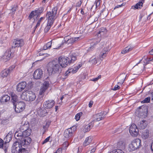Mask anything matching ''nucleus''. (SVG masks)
<instances>
[{"instance_id":"1","label":"nucleus","mask_w":153,"mask_h":153,"mask_svg":"<svg viewBox=\"0 0 153 153\" xmlns=\"http://www.w3.org/2000/svg\"><path fill=\"white\" fill-rule=\"evenodd\" d=\"M31 142L30 138L23 139V140H21L20 142L16 141V143H14V146L12 148V153H29L26 148Z\"/></svg>"},{"instance_id":"2","label":"nucleus","mask_w":153,"mask_h":153,"mask_svg":"<svg viewBox=\"0 0 153 153\" xmlns=\"http://www.w3.org/2000/svg\"><path fill=\"white\" fill-rule=\"evenodd\" d=\"M108 52V48H104L102 51L100 53L99 57H96V56H94L90 58L89 61V62L93 65H95L97 63H100L101 61L106 56Z\"/></svg>"},{"instance_id":"3","label":"nucleus","mask_w":153,"mask_h":153,"mask_svg":"<svg viewBox=\"0 0 153 153\" xmlns=\"http://www.w3.org/2000/svg\"><path fill=\"white\" fill-rule=\"evenodd\" d=\"M48 71L52 74H59L61 71V67L57 61H53L49 63Z\"/></svg>"},{"instance_id":"4","label":"nucleus","mask_w":153,"mask_h":153,"mask_svg":"<svg viewBox=\"0 0 153 153\" xmlns=\"http://www.w3.org/2000/svg\"><path fill=\"white\" fill-rule=\"evenodd\" d=\"M31 132V130L30 129H27L23 131H18L16 132L14 134V137L15 138L18 140V142H20L21 140H23V139H26L27 138H30L27 137L26 138L25 137H27L30 135Z\"/></svg>"},{"instance_id":"5","label":"nucleus","mask_w":153,"mask_h":153,"mask_svg":"<svg viewBox=\"0 0 153 153\" xmlns=\"http://www.w3.org/2000/svg\"><path fill=\"white\" fill-rule=\"evenodd\" d=\"M57 7H55L53 8L52 10V12H48L46 15V17L48 19V22L49 23V25L53 24L56 18L55 16L57 12Z\"/></svg>"},{"instance_id":"6","label":"nucleus","mask_w":153,"mask_h":153,"mask_svg":"<svg viewBox=\"0 0 153 153\" xmlns=\"http://www.w3.org/2000/svg\"><path fill=\"white\" fill-rule=\"evenodd\" d=\"M141 142V140L138 138L133 140L129 145V147L131 150L134 151L141 147L142 146Z\"/></svg>"},{"instance_id":"7","label":"nucleus","mask_w":153,"mask_h":153,"mask_svg":"<svg viewBox=\"0 0 153 153\" xmlns=\"http://www.w3.org/2000/svg\"><path fill=\"white\" fill-rule=\"evenodd\" d=\"M59 65L62 68L66 67L69 64V59L63 56H60L57 61Z\"/></svg>"},{"instance_id":"8","label":"nucleus","mask_w":153,"mask_h":153,"mask_svg":"<svg viewBox=\"0 0 153 153\" xmlns=\"http://www.w3.org/2000/svg\"><path fill=\"white\" fill-rule=\"evenodd\" d=\"M15 111L17 113H19L23 111L25 109V104L23 102H19L14 105Z\"/></svg>"},{"instance_id":"9","label":"nucleus","mask_w":153,"mask_h":153,"mask_svg":"<svg viewBox=\"0 0 153 153\" xmlns=\"http://www.w3.org/2000/svg\"><path fill=\"white\" fill-rule=\"evenodd\" d=\"M25 44V42L23 39H15L13 41L12 48H21L24 46Z\"/></svg>"},{"instance_id":"10","label":"nucleus","mask_w":153,"mask_h":153,"mask_svg":"<svg viewBox=\"0 0 153 153\" xmlns=\"http://www.w3.org/2000/svg\"><path fill=\"white\" fill-rule=\"evenodd\" d=\"M129 131L133 136H137L138 134V130L134 124H132L129 128Z\"/></svg>"},{"instance_id":"11","label":"nucleus","mask_w":153,"mask_h":153,"mask_svg":"<svg viewBox=\"0 0 153 153\" xmlns=\"http://www.w3.org/2000/svg\"><path fill=\"white\" fill-rule=\"evenodd\" d=\"M49 81L45 80L43 83L42 85V86L40 89L39 94L40 95H42L46 91V90L48 89L49 86Z\"/></svg>"},{"instance_id":"12","label":"nucleus","mask_w":153,"mask_h":153,"mask_svg":"<svg viewBox=\"0 0 153 153\" xmlns=\"http://www.w3.org/2000/svg\"><path fill=\"white\" fill-rule=\"evenodd\" d=\"M55 103V102L53 100H48L44 102V107L47 109L51 108L54 105Z\"/></svg>"},{"instance_id":"13","label":"nucleus","mask_w":153,"mask_h":153,"mask_svg":"<svg viewBox=\"0 0 153 153\" xmlns=\"http://www.w3.org/2000/svg\"><path fill=\"white\" fill-rule=\"evenodd\" d=\"M43 75V71L41 69H38L34 72L33 74L34 78L36 79H40Z\"/></svg>"},{"instance_id":"14","label":"nucleus","mask_w":153,"mask_h":153,"mask_svg":"<svg viewBox=\"0 0 153 153\" xmlns=\"http://www.w3.org/2000/svg\"><path fill=\"white\" fill-rule=\"evenodd\" d=\"M14 66H12L9 67L7 69H5L2 71L1 72V76L3 77H5L7 76V75L9 74L11 71H12L13 69L14 68Z\"/></svg>"},{"instance_id":"15","label":"nucleus","mask_w":153,"mask_h":153,"mask_svg":"<svg viewBox=\"0 0 153 153\" xmlns=\"http://www.w3.org/2000/svg\"><path fill=\"white\" fill-rule=\"evenodd\" d=\"M106 114V112H101L97 114L94 116L95 119L93 120L94 121H98L102 120L104 117L105 115Z\"/></svg>"},{"instance_id":"16","label":"nucleus","mask_w":153,"mask_h":153,"mask_svg":"<svg viewBox=\"0 0 153 153\" xmlns=\"http://www.w3.org/2000/svg\"><path fill=\"white\" fill-rule=\"evenodd\" d=\"M73 131L71 127L65 130L64 134V137L67 139L71 138L72 136Z\"/></svg>"},{"instance_id":"17","label":"nucleus","mask_w":153,"mask_h":153,"mask_svg":"<svg viewBox=\"0 0 153 153\" xmlns=\"http://www.w3.org/2000/svg\"><path fill=\"white\" fill-rule=\"evenodd\" d=\"M11 49H8L5 52L4 55L2 56V58L5 61H7L10 59L11 55Z\"/></svg>"},{"instance_id":"18","label":"nucleus","mask_w":153,"mask_h":153,"mask_svg":"<svg viewBox=\"0 0 153 153\" xmlns=\"http://www.w3.org/2000/svg\"><path fill=\"white\" fill-rule=\"evenodd\" d=\"M26 85V83L25 82H22L19 83L17 86V91L19 92L22 91L25 88Z\"/></svg>"},{"instance_id":"19","label":"nucleus","mask_w":153,"mask_h":153,"mask_svg":"<svg viewBox=\"0 0 153 153\" xmlns=\"http://www.w3.org/2000/svg\"><path fill=\"white\" fill-rule=\"evenodd\" d=\"M29 124L28 122L27 121L25 122L24 123H22V125L19 128V130L18 131H23L27 129H29L30 128H29Z\"/></svg>"},{"instance_id":"20","label":"nucleus","mask_w":153,"mask_h":153,"mask_svg":"<svg viewBox=\"0 0 153 153\" xmlns=\"http://www.w3.org/2000/svg\"><path fill=\"white\" fill-rule=\"evenodd\" d=\"M107 30L105 28H101L98 33L97 36L98 37H103L106 34Z\"/></svg>"},{"instance_id":"21","label":"nucleus","mask_w":153,"mask_h":153,"mask_svg":"<svg viewBox=\"0 0 153 153\" xmlns=\"http://www.w3.org/2000/svg\"><path fill=\"white\" fill-rule=\"evenodd\" d=\"M126 76L125 74H121L118 77H117V79L119 81L118 82V84H123L125 79L126 78Z\"/></svg>"},{"instance_id":"22","label":"nucleus","mask_w":153,"mask_h":153,"mask_svg":"<svg viewBox=\"0 0 153 153\" xmlns=\"http://www.w3.org/2000/svg\"><path fill=\"white\" fill-rule=\"evenodd\" d=\"M144 0H140L139 2L136 4L134 6H132V8L134 9L141 8L143 6V5Z\"/></svg>"},{"instance_id":"23","label":"nucleus","mask_w":153,"mask_h":153,"mask_svg":"<svg viewBox=\"0 0 153 153\" xmlns=\"http://www.w3.org/2000/svg\"><path fill=\"white\" fill-rule=\"evenodd\" d=\"M148 125L147 122L145 120H143L139 123L138 126L141 129L145 128Z\"/></svg>"},{"instance_id":"24","label":"nucleus","mask_w":153,"mask_h":153,"mask_svg":"<svg viewBox=\"0 0 153 153\" xmlns=\"http://www.w3.org/2000/svg\"><path fill=\"white\" fill-rule=\"evenodd\" d=\"M149 136V131L148 130L146 129L144 130L142 134V137L143 139H148Z\"/></svg>"},{"instance_id":"25","label":"nucleus","mask_w":153,"mask_h":153,"mask_svg":"<svg viewBox=\"0 0 153 153\" xmlns=\"http://www.w3.org/2000/svg\"><path fill=\"white\" fill-rule=\"evenodd\" d=\"M11 102L13 105L16 104L18 101V97L15 94L12 93L11 94Z\"/></svg>"},{"instance_id":"26","label":"nucleus","mask_w":153,"mask_h":153,"mask_svg":"<svg viewBox=\"0 0 153 153\" xmlns=\"http://www.w3.org/2000/svg\"><path fill=\"white\" fill-rule=\"evenodd\" d=\"M92 140L91 137H86L83 143V146L84 147H86L91 142Z\"/></svg>"},{"instance_id":"27","label":"nucleus","mask_w":153,"mask_h":153,"mask_svg":"<svg viewBox=\"0 0 153 153\" xmlns=\"http://www.w3.org/2000/svg\"><path fill=\"white\" fill-rule=\"evenodd\" d=\"M94 123L93 122L90 123L88 125H86L84 127L83 129L84 132H86L89 131L91 128L93 126Z\"/></svg>"},{"instance_id":"28","label":"nucleus","mask_w":153,"mask_h":153,"mask_svg":"<svg viewBox=\"0 0 153 153\" xmlns=\"http://www.w3.org/2000/svg\"><path fill=\"white\" fill-rule=\"evenodd\" d=\"M29 98H28V101H33L36 98V96L35 94L32 91H29V95H28Z\"/></svg>"},{"instance_id":"29","label":"nucleus","mask_w":153,"mask_h":153,"mask_svg":"<svg viewBox=\"0 0 153 153\" xmlns=\"http://www.w3.org/2000/svg\"><path fill=\"white\" fill-rule=\"evenodd\" d=\"M10 97L8 95L3 96L1 99L0 101L2 103L7 102L10 100Z\"/></svg>"},{"instance_id":"30","label":"nucleus","mask_w":153,"mask_h":153,"mask_svg":"<svg viewBox=\"0 0 153 153\" xmlns=\"http://www.w3.org/2000/svg\"><path fill=\"white\" fill-rule=\"evenodd\" d=\"M44 10V8L42 7L39 8L37 10H35V15L38 16L40 15L42 12Z\"/></svg>"},{"instance_id":"31","label":"nucleus","mask_w":153,"mask_h":153,"mask_svg":"<svg viewBox=\"0 0 153 153\" xmlns=\"http://www.w3.org/2000/svg\"><path fill=\"white\" fill-rule=\"evenodd\" d=\"M51 42L52 41L48 42L43 47V49L45 50L50 48L52 45Z\"/></svg>"},{"instance_id":"32","label":"nucleus","mask_w":153,"mask_h":153,"mask_svg":"<svg viewBox=\"0 0 153 153\" xmlns=\"http://www.w3.org/2000/svg\"><path fill=\"white\" fill-rule=\"evenodd\" d=\"M79 37H78L75 38H71L69 39H68L66 41V43H68V44H72L74 43V42H75L76 40V39H79Z\"/></svg>"},{"instance_id":"33","label":"nucleus","mask_w":153,"mask_h":153,"mask_svg":"<svg viewBox=\"0 0 153 153\" xmlns=\"http://www.w3.org/2000/svg\"><path fill=\"white\" fill-rule=\"evenodd\" d=\"M11 140V136L8 134L4 137V140H6L5 143H8Z\"/></svg>"},{"instance_id":"34","label":"nucleus","mask_w":153,"mask_h":153,"mask_svg":"<svg viewBox=\"0 0 153 153\" xmlns=\"http://www.w3.org/2000/svg\"><path fill=\"white\" fill-rule=\"evenodd\" d=\"M27 92L26 91L23 92L21 95V98L23 100L26 101H28V98H26L27 96Z\"/></svg>"},{"instance_id":"35","label":"nucleus","mask_w":153,"mask_h":153,"mask_svg":"<svg viewBox=\"0 0 153 153\" xmlns=\"http://www.w3.org/2000/svg\"><path fill=\"white\" fill-rule=\"evenodd\" d=\"M45 108H44L43 109L41 108L40 110H39V111L41 112V114L42 116H44L46 115L48 113V112L46 111Z\"/></svg>"},{"instance_id":"36","label":"nucleus","mask_w":153,"mask_h":153,"mask_svg":"<svg viewBox=\"0 0 153 153\" xmlns=\"http://www.w3.org/2000/svg\"><path fill=\"white\" fill-rule=\"evenodd\" d=\"M82 114V112H80L76 114L75 116V119L76 121H78L80 119V117Z\"/></svg>"},{"instance_id":"37","label":"nucleus","mask_w":153,"mask_h":153,"mask_svg":"<svg viewBox=\"0 0 153 153\" xmlns=\"http://www.w3.org/2000/svg\"><path fill=\"white\" fill-rule=\"evenodd\" d=\"M9 120L8 119L5 118L2 120L1 123L4 125H6L9 123Z\"/></svg>"},{"instance_id":"38","label":"nucleus","mask_w":153,"mask_h":153,"mask_svg":"<svg viewBox=\"0 0 153 153\" xmlns=\"http://www.w3.org/2000/svg\"><path fill=\"white\" fill-rule=\"evenodd\" d=\"M18 8V6L17 5H13L11 11H12V13L14 14L17 9Z\"/></svg>"},{"instance_id":"39","label":"nucleus","mask_w":153,"mask_h":153,"mask_svg":"<svg viewBox=\"0 0 153 153\" xmlns=\"http://www.w3.org/2000/svg\"><path fill=\"white\" fill-rule=\"evenodd\" d=\"M123 141H120L118 142L117 144V147L119 148H122L123 147Z\"/></svg>"},{"instance_id":"40","label":"nucleus","mask_w":153,"mask_h":153,"mask_svg":"<svg viewBox=\"0 0 153 153\" xmlns=\"http://www.w3.org/2000/svg\"><path fill=\"white\" fill-rule=\"evenodd\" d=\"M49 23L48 22L47 26L45 27L44 29V31L45 32H47L50 29L51 26L53 24H51V25H49Z\"/></svg>"},{"instance_id":"41","label":"nucleus","mask_w":153,"mask_h":153,"mask_svg":"<svg viewBox=\"0 0 153 153\" xmlns=\"http://www.w3.org/2000/svg\"><path fill=\"white\" fill-rule=\"evenodd\" d=\"M150 98L149 97H147L145 98L143 101L141 102L143 103H148L150 102Z\"/></svg>"},{"instance_id":"42","label":"nucleus","mask_w":153,"mask_h":153,"mask_svg":"<svg viewBox=\"0 0 153 153\" xmlns=\"http://www.w3.org/2000/svg\"><path fill=\"white\" fill-rule=\"evenodd\" d=\"M68 70L69 71L68 72H70L71 74H73L75 73L77 71V69H76L75 67L74 68H71L69 69Z\"/></svg>"},{"instance_id":"43","label":"nucleus","mask_w":153,"mask_h":153,"mask_svg":"<svg viewBox=\"0 0 153 153\" xmlns=\"http://www.w3.org/2000/svg\"><path fill=\"white\" fill-rule=\"evenodd\" d=\"M76 56H71V59L70 62H69V64L71 63H73L76 60Z\"/></svg>"},{"instance_id":"44","label":"nucleus","mask_w":153,"mask_h":153,"mask_svg":"<svg viewBox=\"0 0 153 153\" xmlns=\"http://www.w3.org/2000/svg\"><path fill=\"white\" fill-rule=\"evenodd\" d=\"M35 11H32L30 13L29 16V19H30L32 18H33L35 16H36V15H35Z\"/></svg>"},{"instance_id":"45","label":"nucleus","mask_w":153,"mask_h":153,"mask_svg":"<svg viewBox=\"0 0 153 153\" xmlns=\"http://www.w3.org/2000/svg\"><path fill=\"white\" fill-rule=\"evenodd\" d=\"M112 152L113 153H124L122 150L119 149L114 150Z\"/></svg>"},{"instance_id":"46","label":"nucleus","mask_w":153,"mask_h":153,"mask_svg":"<svg viewBox=\"0 0 153 153\" xmlns=\"http://www.w3.org/2000/svg\"><path fill=\"white\" fill-rule=\"evenodd\" d=\"M134 48V47L132 46L131 45H129L126 47L127 49L128 50V52L131 51Z\"/></svg>"},{"instance_id":"47","label":"nucleus","mask_w":153,"mask_h":153,"mask_svg":"<svg viewBox=\"0 0 153 153\" xmlns=\"http://www.w3.org/2000/svg\"><path fill=\"white\" fill-rule=\"evenodd\" d=\"M45 17H41L38 21L37 24L38 25H40V23L41 22L42 20L44 19Z\"/></svg>"},{"instance_id":"48","label":"nucleus","mask_w":153,"mask_h":153,"mask_svg":"<svg viewBox=\"0 0 153 153\" xmlns=\"http://www.w3.org/2000/svg\"><path fill=\"white\" fill-rule=\"evenodd\" d=\"M94 4H95L96 5V8H97L98 6H99L100 2V0H96L94 3Z\"/></svg>"},{"instance_id":"49","label":"nucleus","mask_w":153,"mask_h":153,"mask_svg":"<svg viewBox=\"0 0 153 153\" xmlns=\"http://www.w3.org/2000/svg\"><path fill=\"white\" fill-rule=\"evenodd\" d=\"M4 145V141L1 138H0V148H3Z\"/></svg>"},{"instance_id":"50","label":"nucleus","mask_w":153,"mask_h":153,"mask_svg":"<svg viewBox=\"0 0 153 153\" xmlns=\"http://www.w3.org/2000/svg\"><path fill=\"white\" fill-rule=\"evenodd\" d=\"M101 77V75H99L98 76V77L93 79H92L91 80L94 81V82H96V81H97Z\"/></svg>"},{"instance_id":"51","label":"nucleus","mask_w":153,"mask_h":153,"mask_svg":"<svg viewBox=\"0 0 153 153\" xmlns=\"http://www.w3.org/2000/svg\"><path fill=\"white\" fill-rule=\"evenodd\" d=\"M128 50L125 48L123 50L121 51V53L123 54H125L126 53H128Z\"/></svg>"},{"instance_id":"52","label":"nucleus","mask_w":153,"mask_h":153,"mask_svg":"<svg viewBox=\"0 0 153 153\" xmlns=\"http://www.w3.org/2000/svg\"><path fill=\"white\" fill-rule=\"evenodd\" d=\"M120 88V87L118 85H115L114 88H112V89L114 91H116L119 89Z\"/></svg>"},{"instance_id":"53","label":"nucleus","mask_w":153,"mask_h":153,"mask_svg":"<svg viewBox=\"0 0 153 153\" xmlns=\"http://www.w3.org/2000/svg\"><path fill=\"white\" fill-rule=\"evenodd\" d=\"M81 0H81L80 1H78V2H77L76 3V7H79L80 6L81 4H82V3Z\"/></svg>"},{"instance_id":"54","label":"nucleus","mask_w":153,"mask_h":153,"mask_svg":"<svg viewBox=\"0 0 153 153\" xmlns=\"http://www.w3.org/2000/svg\"><path fill=\"white\" fill-rule=\"evenodd\" d=\"M50 138V137L49 136V137H47L44 140V141H43L42 144H44L45 143H46L47 142H48L49 141Z\"/></svg>"},{"instance_id":"55","label":"nucleus","mask_w":153,"mask_h":153,"mask_svg":"<svg viewBox=\"0 0 153 153\" xmlns=\"http://www.w3.org/2000/svg\"><path fill=\"white\" fill-rule=\"evenodd\" d=\"M153 59V58H147V59H146V64H145V65H146L147 64H149V62L152 60Z\"/></svg>"},{"instance_id":"56","label":"nucleus","mask_w":153,"mask_h":153,"mask_svg":"<svg viewBox=\"0 0 153 153\" xmlns=\"http://www.w3.org/2000/svg\"><path fill=\"white\" fill-rule=\"evenodd\" d=\"M96 44L95 42V43H94V44L93 43H91V47H90L89 48L88 51H90V50L91 49H93L94 48V47L92 46L93 45H96Z\"/></svg>"},{"instance_id":"57","label":"nucleus","mask_w":153,"mask_h":153,"mask_svg":"<svg viewBox=\"0 0 153 153\" xmlns=\"http://www.w3.org/2000/svg\"><path fill=\"white\" fill-rule=\"evenodd\" d=\"M51 121L50 120L47 121L46 122V126L49 127V126H50L51 124Z\"/></svg>"},{"instance_id":"58","label":"nucleus","mask_w":153,"mask_h":153,"mask_svg":"<svg viewBox=\"0 0 153 153\" xmlns=\"http://www.w3.org/2000/svg\"><path fill=\"white\" fill-rule=\"evenodd\" d=\"M56 153H62V149L61 148H59L56 150Z\"/></svg>"},{"instance_id":"59","label":"nucleus","mask_w":153,"mask_h":153,"mask_svg":"<svg viewBox=\"0 0 153 153\" xmlns=\"http://www.w3.org/2000/svg\"><path fill=\"white\" fill-rule=\"evenodd\" d=\"M93 104V102L92 101H90L89 104V107L91 108Z\"/></svg>"},{"instance_id":"60","label":"nucleus","mask_w":153,"mask_h":153,"mask_svg":"<svg viewBox=\"0 0 153 153\" xmlns=\"http://www.w3.org/2000/svg\"><path fill=\"white\" fill-rule=\"evenodd\" d=\"M42 100V99H41V98H40V97H39L36 100V103H38L39 102H40V101L41 100Z\"/></svg>"},{"instance_id":"61","label":"nucleus","mask_w":153,"mask_h":153,"mask_svg":"<svg viewBox=\"0 0 153 153\" xmlns=\"http://www.w3.org/2000/svg\"><path fill=\"white\" fill-rule=\"evenodd\" d=\"M123 4H122L121 5H117V6H115V7L114 8V10H115L117 8H118L121 7L122 6H123Z\"/></svg>"},{"instance_id":"62","label":"nucleus","mask_w":153,"mask_h":153,"mask_svg":"<svg viewBox=\"0 0 153 153\" xmlns=\"http://www.w3.org/2000/svg\"><path fill=\"white\" fill-rule=\"evenodd\" d=\"M48 127L46 126V124L43 126V128L44 130L45 131L47 129Z\"/></svg>"},{"instance_id":"63","label":"nucleus","mask_w":153,"mask_h":153,"mask_svg":"<svg viewBox=\"0 0 153 153\" xmlns=\"http://www.w3.org/2000/svg\"><path fill=\"white\" fill-rule=\"evenodd\" d=\"M69 71L68 70L65 73V75L66 76H68L69 74H71L70 72H68Z\"/></svg>"},{"instance_id":"64","label":"nucleus","mask_w":153,"mask_h":153,"mask_svg":"<svg viewBox=\"0 0 153 153\" xmlns=\"http://www.w3.org/2000/svg\"><path fill=\"white\" fill-rule=\"evenodd\" d=\"M149 53L150 55H153V49H152L151 51H149Z\"/></svg>"}]
</instances>
